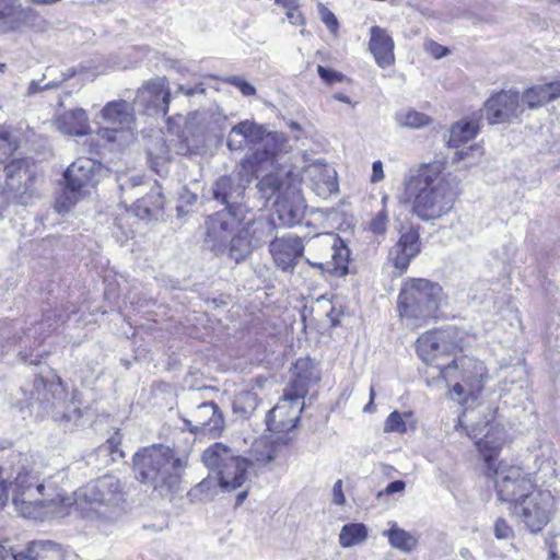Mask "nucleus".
<instances>
[{
	"instance_id": "nucleus-27",
	"label": "nucleus",
	"mask_w": 560,
	"mask_h": 560,
	"mask_svg": "<svg viewBox=\"0 0 560 560\" xmlns=\"http://www.w3.org/2000/svg\"><path fill=\"white\" fill-rule=\"evenodd\" d=\"M420 252L419 234L413 230L402 233L390 250V258L396 269L405 271L410 260Z\"/></svg>"
},
{
	"instance_id": "nucleus-45",
	"label": "nucleus",
	"mask_w": 560,
	"mask_h": 560,
	"mask_svg": "<svg viewBox=\"0 0 560 560\" xmlns=\"http://www.w3.org/2000/svg\"><path fill=\"white\" fill-rule=\"evenodd\" d=\"M72 75L69 74V75H66V74H62L61 75V79L60 80H52V81H49L45 84H42V81H35L33 80L30 84H28V88H27V95H34L40 91H44V90H52V89H57L61 85V83H63L65 81H67L70 77Z\"/></svg>"
},
{
	"instance_id": "nucleus-16",
	"label": "nucleus",
	"mask_w": 560,
	"mask_h": 560,
	"mask_svg": "<svg viewBox=\"0 0 560 560\" xmlns=\"http://www.w3.org/2000/svg\"><path fill=\"white\" fill-rule=\"evenodd\" d=\"M248 214L243 213V208L234 210H221L208 217L206 220V238L205 243L217 255L225 253L226 243L233 235L235 229L241 225Z\"/></svg>"
},
{
	"instance_id": "nucleus-39",
	"label": "nucleus",
	"mask_w": 560,
	"mask_h": 560,
	"mask_svg": "<svg viewBox=\"0 0 560 560\" xmlns=\"http://www.w3.org/2000/svg\"><path fill=\"white\" fill-rule=\"evenodd\" d=\"M5 184L9 190L20 189L22 179L27 172V162L24 159H14L4 166Z\"/></svg>"
},
{
	"instance_id": "nucleus-50",
	"label": "nucleus",
	"mask_w": 560,
	"mask_h": 560,
	"mask_svg": "<svg viewBox=\"0 0 560 560\" xmlns=\"http://www.w3.org/2000/svg\"><path fill=\"white\" fill-rule=\"evenodd\" d=\"M317 73L319 78L325 81L328 84L335 83V82H341L343 79V74L335 71L329 68H325L323 66H317Z\"/></svg>"
},
{
	"instance_id": "nucleus-23",
	"label": "nucleus",
	"mask_w": 560,
	"mask_h": 560,
	"mask_svg": "<svg viewBox=\"0 0 560 560\" xmlns=\"http://www.w3.org/2000/svg\"><path fill=\"white\" fill-rule=\"evenodd\" d=\"M276 213L285 226H293L302 220L305 212V202L301 194L292 186L285 188V195L278 196L275 203Z\"/></svg>"
},
{
	"instance_id": "nucleus-42",
	"label": "nucleus",
	"mask_w": 560,
	"mask_h": 560,
	"mask_svg": "<svg viewBox=\"0 0 560 560\" xmlns=\"http://www.w3.org/2000/svg\"><path fill=\"white\" fill-rule=\"evenodd\" d=\"M217 494V482L212 478H205L196 485L190 491L189 495L192 500L209 501Z\"/></svg>"
},
{
	"instance_id": "nucleus-5",
	"label": "nucleus",
	"mask_w": 560,
	"mask_h": 560,
	"mask_svg": "<svg viewBox=\"0 0 560 560\" xmlns=\"http://www.w3.org/2000/svg\"><path fill=\"white\" fill-rule=\"evenodd\" d=\"M443 289L427 279H411L404 283L398 296V311L404 325L419 328L438 317Z\"/></svg>"
},
{
	"instance_id": "nucleus-44",
	"label": "nucleus",
	"mask_w": 560,
	"mask_h": 560,
	"mask_svg": "<svg viewBox=\"0 0 560 560\" xmlns=\"http://www.w3.org/2000/svg\"><path fill=\"white\" fill-rule=\"evenodd\" d=\"M483 152L482 149L478 145L464 147L454 153L453 161H466L468 166L477 164Z\"/></svg>"
},
{
	"instance_id": "nucleus-8",
	"label": "nucleus",
	"mask_w": 560,
	"mask_h": 560,
	"mask_svg": "<svg viewBox=\"0 0 560 560\" xmlns=\"http://www.w3.org/2000/svg\"><path fill=\"white\" fill-rule=\"evenodd\" d=\"M102 171V164L90 158H79L71 163L63 173L66 186L55 201L57 212H68L88 195L98 183Z\"/></svg>"
},
{
	"instance_id": "nucleus-46",
	"label": "nucleus",
	"mask_w": 560,
	"mask_h": 560,
	"mask_svg": "<svg viewBox=\"0 0 560 560\" xmlns=\"http://www.w3.org/2000/svg\"><path fill=\"white\" fill-rule=\"evenodd\" d=\"M385 432H398L404 433L407 431L406 422L402 419V415L398 411H393L387 417L384 424Z\"/></svg>"
},
{
	"instance_id": "nucleus-17",
	"label": "nucleus",
	"mask_w": 560,
	"mask_h": 560,
	"mask_svg": "<svg viewBox=\"0 0 560 560\" xmlns=\"http://www.w3.org/2000/svg\"><path fill=\"white\" fill-rule=\"evenodd\" d=\"M483 107L490 125L514 122L524 112L521 95L514 90H502L491 94Z\"/></svg>"
},
{
	"instance_id": "nucleus-47",
	"label": "nucleus",
	"mask_w": 560,
	"mask_h": 560,
	"mask_svg": "<svg viewBox=\"0 0 560 560\" xmlns=\"http://www.w3.org/2000/svg\"><path fill=\"white\" fill-rule=\"evenodd\" d=\"M494 536L498 539L508 540L514 537V530L508 521L503 517H499L493 526Z\"/></svg>"
},
{
	"instance_id": "nucleus-11",
	"label": "nucleus",
	"mask_w": 560,
	"mask_h": 560,
	"mask_svg": "<svg viewBox=\"0 0 560 560\" xmlns=\"http://www.w3.org/2000/svg\"><path fill=\"white\" fill-rule=\"evenodd\" d=\"M275 229L276 224L270 218L249 214L228 241L225 249L228 257L236 264L244 261L255 248L273 234Z\"/></svg>"
},
{
	"instance_id": "nucleus-32",
	"label": "nucleus",
	"mask_w": 560,
	"mask_h": 560,
	"mask_svg": "<svg viewBox=\"0 0 560 560\" xmlns=\"http://www.w3.org/2000/svg\"><path fill=\"white\" fill-rule=\"evenodd\" d=\"M56 128L69 136H84L90 129L89 118L84 109L77 108L57 116Z\"/></svg>"
},
{
	"instance_id": "nucleus-38",
	"label": "nucleus",
	"mask_w": 560,
	"mask_h": 560,
	"mask_svg": "<svg viewBox=\"0 0 560 560\" xmlns=\"http://www.w3.org/2000/svg\"><path fill=\"white\" fill-rule=\"evenodd\" d=\"M368 538V528L362 523L346 524L339 534V544L343 548L362 544Z\"/></svg>"
},
{
	"instance_id": "nucleus-63",
	"label": "nucleus",
	"mask_w": 560,
	"mask_h": 560,
	"mask_svg": "<svg viewBox=\"0 0 560 560\" xmlns=\"http://www.w3.org/2000/svg\"><path fill=\"white\" fill-rule=\"evenodd\" d=\"M196 199H197V196H196V195H189V197H188V200H187V201H188L189 203H191V202L196 201Z\"/></svg>"
},
{
	"instance_id": "nucleus-40",
	"label": "nucleus",
	"mask_w": 560,
	"mask_h": 560,
	"mask_svg": "<svg viewBox=\"0 0 560 560\" xmlns=\"http://www.w3.org/2000/svg\"><path fill=\"white\" fill-rule=\"evenodd\" d=\"M262 166L258 161H254V155L246 156L243 162L237 165L235 173L231 175L235 178V182L242 184V188L245 190L246 187L252 183L254 177H256V167Z\"/></svg>"
},
{
	"instance_id": "nucleus-1",
	"label": "nucleus",
	"mask_w": 560,
	"mask_h": 560,
	"mask_svg": "<svg viewBox=\"0 0 560 560\" xmlns=\"http://www.w3.org/2000/svg\"><path fill=\"white\" fill-rule=\"evenodd\" d=\"M467 435L476 440V446L486 465V476L493 480L494 491L500 502L509 505V511L517 504L536 485L534 476L517 465L495 462L505 443L504 429L489 422L465 428Z\"/></svg>"
},
{
	"instance_id": "nucleus-48",
	"label": "nucleus",
	"mask_w": 560,
	"mask_h": 560,
	"mask_svg": "<svg viewBox=\"0 0 560 560\" xmlns=\"http://www.w3.org/2000/svg\"><path fill=\"white\" fill-rule=\"evenodd\" d=\"M319 13L323 23L328 27V30L331 33L336 34L339 27V23L336 15L323 4H320L319 7Z\"/></svg>"
},
{
	"instance_id": "nucleus-3",
	"label": "nucleus",
	"mask_w": 560,
	"mask_h": 560,
	"mask_svg": "<svg viewBox=\"0 0 560 560\" xmlns=\"http://www.w3.org/2000/svg\"><path fill=\"white\" fill-rule=\"evenodd\" d=\"M443 163L421 166L404 179L405 201L411 202L412 213L422 221L436 220L450 212L457 192Z\"/></svg>"
},
{
	"instance_id": "nucleus-37",
	"label": "nucleus",
	"mask_w": 560,
	"mask_h": 560,
	"mask_svg": "<svg viewBox=\"0 0 560 560\" xmlns=\"http://www.w3.org/2000/svg\"><path fill=\"white\" fill-rule=\"evenodd\" d=\"M383 535L388 538L393 548L404 552L412 551L418 544V540L413 535L402 528H399L396 523H393L390 528L385 530Z\"/></svg>"
},
{
	"instance_id": "nucleus-56",
	"label": "nucleus",
	"mask_w": 560,
	"mask_h": 560,
	"mask_svg": "<svg viewBox=\"0 0 560 560\" xmlns=\"http://www.w3.org/2000/svg\"><path fill=\"white\" fill-rule=\"evenodd\" d=\"M384 178L383 164L381 161H375L372 165L371 180L373 183L381 182Z\"/></svg>"
},
{
	"instance_id": "nucleus-12",
	"label": "nucleus",
	"mask_w": 560,
	"mask_h": 560,
	"mask_svg": "<svg viewBox=\"0 0 560 560\" xmlns=\"http://www.w3.org/2000/svg\"><path fill=\"white\" fill-rule=\"evenodd\" d=\"M101 118L105 125L98 130L102 139L117 143L119 147L127 145L135 140V109L127 101L108 102L101 110Z\"/></svg>"
},
{
	"instance_id": "nucleus-19",
	"label": "nucleus",
	"mask_w": 560,
	"mask_h": 560,
	"mask_svg": "<svg viewBox=\"0 0 560 560\" xmlns=\"http://www.w3.org/2000/svg\"><path fill=\"white\" fill-rule=\"evenodd\" d=\"M269 252L277 267L283 271L292 272L298 259L303 255L304 244L301 237L294 234H285L270 242Z\"/></svg>"
},
{
	"instance_id": "nucleus-53",
	"label": "nucleus",
	"mask_w": 560,
	"mask_h": 560,
	"mask_svg": "<svg viewBox=\"0 0 560 560\" xmlns=\"http://www.w3.org/2000/svg\"><path fill=\"white\" fill-rule=\"evenodd\" d=\"M549 560H560V535L549 542Z\"/></svg>"
},
{
	"instance_id": "nucleus-7",
	"label": "nucleus",
	"mask_w": 560,
	"mask_h": 560,
	"mask_svg": "<svg viewBox=\"0 0 560 560\" xmlns=\"http://www.w3.org/2000/svg\"><path fill=\"white\" fill-rule=\"evenodd\" d=\"M31 407L36 408L38 412L50 416L54 420L84 424L83 420L86 411L80 407L77 393H72L71 399H68L67 389L58 376L47 381L38 377L34 381Z\"/></svg>"
},
{
	"instance_id": "nucleus-9",
	"label": "nucleus",
	"mask_w": 560,
	"mask_h": 560,
	"mask_svg": "<svg viewBox=\"0 0 560 560\" xmlns=\"http://www.w3.org/2000/svg\"><path fill=\"white\" fill-rule=\"evenodd\" d=\"M436 369L446 381L460 378L462 383L456 382L450 392L451 398L459 404L466 401L463 398L466 393L470 396L479 393L487 376L483 362L467 355L455 357L447 364H436Z\"/></svg>"
},
{
	"instance_id": "nucleus-34",
	"label": "nucleus",
	"mask_w": 560,
	"mask_h": 560,
	"mask_svg": "<svg viewBox=\"0 0 560 560\" xmlns=\"http://www.w3.org/2000/svg\"><path fill=\"white\" fill-rule=\"evenodd\" d=\"M288 173L277 171L265 175L258 183L257 189L261 198L269 200L278 194L285 195V188L290 186L287 180Z\"/></svg>"
},
{
	"instance_id": "nucleus-30",
	"label": "nucleus",
	"mask_w": 560,
	"mask_h": 560,
	"mask_svg": "<svg viewBox=\"0 0 560 560\" xmlns=\"http://www.w3.org/2000/svg\"><path fill=\"white\" fill-rule=\"evenodd\" d=\"M560 97V82H549L526 89L521 95L522 105L536 109Z\"/></svg>"
},
{
	"instance_id": "nucleus-29",
	"label": "nucleus",
	"mask_w": 560,
	"mask_h": 560,
	"mask_svg": "<svg viewBox=\"0 0 560 560\" xmlns=\"http://www.w3.org/2000/svg\"><path fill=\"white\" fill-rule=\"evenodd\" d=\"M260 125L250 120H244L235 125L229 132L226 145L231 151L243 150L257 144Z\"/></svg>"
},
{
	"instance_id": "nucleus-31",
	"label": "nucleus",
	"mask_w": 560,
	"mask_h": 560,
	"mask_svg": "<svg viewBox=\"0 0 560 560\" xmlns=\"http://www.w3.org/2000/svg\"><path fill=\"white\" fill-rule=\"evenodd\" d=\"M295 378L292 382L291 392L303 398L307 392L308 384H315L320 380L319 370L315 363L308 359H299L294 364Z\"/></svg>"
},
{
	"instance_id": "nucleus-35",
	"label": "nucleus",
	"mask_w": 560,
	"mask_h": 560,
	"mask_svg": "<svg viewBox=\"0 0 560 560\" xmlns=\"http://www.w3.org/2000/svg\"><path fill=\"white\" fill-rule=\"evenodd\" d=\"M479 125L475 119L460 120L452 125L447 144L451 148H459L460 145L472 140L477 135Z\"/></svg>"
},
{
	"instance_id": "nucleus-15",
	"label": "nucleus",
	"mask_w": 560,
	"mask_h": 560,
	"mask_svg": "<svg viewBox=\"0 0 560 560\" xmlns=\"http://www.w3.org/2000/svg\"><path fill=\"white\" fill-rule=\"evenodd\" d=\"M206 390L196 389L189 393L187 418L183 420L190 432L209 434L214 439L220 436L224 429V418L217 404L202 399Z\"/></svg>"
},
{
	"instance_id": "nucleus-6",
	"label": "nucleus",
	"mask_w": 560,
	"mask_h": 560,
	"mask_svg": "<svg viewBox=\"0 0 560 560\" xmlns=\"http://www.w3.org/2000/svg\"><path fill=\"white\" fill-rule=\"evenodd\" d=\"M74 500L61 498L62 506L74 505L84 517L112 520L115 508L122 499V485L113 475L100 477L74 492Z\"/></svg>"
},
{
	"instance_id": "nucleus-24",
	"label": "nucleus",
	"mask_w": 560,
	"mask_h": 560,
	"mask_svg": "<svg viewBox=\"0 0 560 560\" xmlns=\"http://www.w3.org/2000/svg\"><path fill=\"white\" fill-rule=\"evenodd\" d=\"M257 144L254 147V161L264 164H272L279 153L287 148V138L282 132L267 131L260 126Z\"/></svg>"
},
{
	"instance_id": "nucleus-18",
	"label": "nucleus",
	"mask_w": 560,
	"mask_h": 560,
	"mask_svg": "<svg viewBox=\"0 0 560 560\" xmlns=\"http://www.w3.org/2000/svg\"><path fill=\"white\" fill-rule=\"evenodd\" d=\"M301 400L293 392L284 393L282 399L267 415L268 429L280 433L295 428L302 410Z\"/></svg>"
},
{
	"instance_id": "nucleus-64",
	"label": "nucleus",
	"mask_w": 560,
	"mask_h": 560,
	"mask_svg": "<svg viewBox=\"0 0 560 560\" xmlns=\"http://www.w3.org/2000/svg\"><path fill=\"white\" fill-rule=\"evenodd\" d=\"M291 128H292V129H300V126H299V124H298V122H292V124H291Z\"/></svg>"
},
{
	"instance_id": "nucleus-33",
	"label": "nucleus",
	"mask_w": 560,
	"mask_h": 560,
	"mask_svg": "<svg viewBox=\"0 0 560 560\" xmlns=\"http://www.w3.org/2000/svg\"><path fill=\"white\" fill-rule=\"evenodd\" d=\"M164 197L155 189L138 199L135 203V213L141 220H151L156 218L163 209Z\"/></svg>"
},
{
	"instance_id": "nucleus-43",
	"label": "nucleus",
	"mask_w": 560,
	"mask_h": 560,
	"mask_svg": "<svg viewBox=\"0 0 560 560\" xmlns=\"http://www.w3.org/2000/svg\"><path fill=\"white\" fill-rule=\"evenodd\" d=\"M397 121L402 127L422 128L431 122V118L417 110H408L397 115Z\"/></svg>"
},
{
	"instance_id": "nucleus-22",
	"label": "nucleus",
	"mask_w": 560,
	"mask_h": 560,
	"mask_svg": "<svg viewBox=\"0 0 560 560\" xmlns=\"http://www.w3.org/2000/svg\"><path fill=\"white\" fill-rule=\"evenodd\" d=\"M37 15L31 8H23L18 0H0V27L3 32L35 24Z\"/></svg>"
},
{
	"instance_id": "nucleus-62",
	"label": "nucleus",
	"mask_w": 560,
	"mask_h": 560,
	"mask_svg": "<svg viewBox=\"0 0 560 560\" xmlns=\"http://www.w3.org/2000/svg\"><path fill=\"white\" fill-rule=\"evenodd\" d=\"M460 556H462L463 558H466V559H467V558H469V557H470V551H469L468 549H466V548H463V549L460 550Z\"/></svg>"
},
{
	"instance_id": "nucleus-60",
	"label": "nucleus",
	"mask_w": 560,
	"mask_h": 560,
	"mask_svg": "<svg viewBox=\"0 0 560 560\" xmlns=\"http://www.w3.org/2000/svg\"><path fill=\"white\" fill-rule=\"evenodd\" d=\"M375 393L373 387L370 389V402L364 407V411H372L373 410V399H374Z\"/></svg>"
},
{
	"instance_id": "nucleus-14",
	"label": "nucleus",
	"mask_w": 560,
	"mask_h": 560,
	"mask_svg": "<svg viewBox=\"0 0 560 560\" xmlns=\"http://www.w3.org/2000/svg\"><path fill=\"white\" fill-rule=\"evenodd\" d=\"M310 250L317 254L320 260L306 261L315 267L336 276H345L348 273V265L350 249L345 242L336 233L316 234L310 240Z\"/></svg>"
},
{
	"instance_id": "nucleus-25",
	"label": "nucleus",
	"mask_w": 560,
	"mask_h": 560,
	"mask_svg": "<svg viewBox=\"0 0 560 560\" xmlns=\"http://www.w3.org/2000/svg\"><path fill=\"white\" fill-rule=\"evenodd\" d=\"M212 198L225 206V210H234L243 208V213L252 214L247 208L241 203L244 198L245 190L242 184L235 182L232 176H221L211 188Z\"/></svg>"
},
{
	"instance_id": "nucleus-49",
	"label": "nucleus",
	"mask_w": 560,
	"mask_h": 560,
	"mask_svg": "<svg viewBox=\"0 0 560 560\" xmlns=\"http://www.w3.org/2000/svg\"><path fill=\"white\" fill-rule=\"evenodd\" d=\"M225 82H228L231 85L236 86L243 95L245 96H252L255 95L256 90L255 88L247 81L243 80L240 77H229Z\"/></svg>"
},
{
	"instance_id": "nucleus-57",
	"label": "nucleus",
	"mask_w": 560,
	"mask_h": 560,
	"mask_svg": "<svg viewBox=\"0 0 560 560\" xmlns=\"http://www.w3.org/2000/svg\"><path fill=\"white\" fill-rule=\"evenodd\" d=\"M287 18L294 25H303L305 23L304 16L302 13H295L294 10H288Z\"/></svg>"
},
{
	"instance_id": "nucleus-2",
	"label": "nucleus",
	"mask_w": 560,
	"mask_h": 560,
	"mask_svg": "<svg viewBox=\"0 0 560 560\" xmlns=\"http://www.w3.org/2000/svg\"><path fill=\"white\" fill-rule=\"evenodd\" d=\"M283 445L268 438L256 440L249 451V458L238 455L228 445L217 442L201 454L203 465L215 475L219 487L225 492L237 489L235 505L240 506L248 495L247 470L250 465H267L275 460Z\"/></svg>"
},
{
	"instance_id": "nucleus-20",
	"label": "nucleus",
	"mask_w": 560,
	"mask_h": 560,
	"mask_svg": "<svg viewBox=\"0 0 560 560\" xmlns=\"http://www.w3.org/2000/svg\"><path fill=\"white\" fill-rule=\"evenodd\" d=\"M170 97L171 93L167 89L166 79L156 78L139 89L135 102L147 112L152 110L166 115L168 112Z\"/></svg>"
},
{
	"instance_id": "nucleus-58",
	"label": "nucleus",
	"mask_w": 560,
	"mask_h": 560,
	"mask_svg": "<svg viewBox=\"0 0 560 560\" xmlns=\"http://www.w3.org/2000/svg\"><path fill=\"white\" fill-rule=\"evenodd\" d=\"M278 4L287 10H295L299 5V0H278Z\"/></svg>"
},
{
	"instance_id": "nucleus-61",
	"label": "nucleus",
	"mask_w": 560,
	"mask_h": 560,
	"mask_svg": "<svg viewBox=\"0 0 560 560\" xmlns=\"http://www.w3.org/2000/svg\"><path fill=\"white\" fill-rule=\"evenodd\" d=\"M9 556V551L0 545V560H5V558Z\"/></svg>"
},
{
	"instance_id": "nucleus-51",
	"label": "nucleus",
	"mask_w": 560,
	"mask_h": 560,
	"mask_svg": "<svg viewBox=\"0 0 560 560\" xmlns=\"http://www.w3.org/2000/svg\"><path fill=\"white\" fill-rule=\"evenodd\" d=\"M427 50L436 59H440L448 54V49L446 47L434 42L427 44Z\"/></svg>"
},
{
	"instance_id": "nucleus-26",
	"label": "nucleus",
	"mask_w": 560,
	"mask_h": 560,
	"mask_svg": "<svg viewBox=\"0 0 560 560\" xmlns=\"http://www.w3.org/2000/svg\"><path fill=\"white\" fill-rule=\"evenodd\" d=\"M451 351L446 335L442 331H427L417 340V353L420 359L436 368L440 357Z\"/></svg>"
},
{
	"instance_id": "nucleus-4",
	"label": "nucleus",
	"mask_w": 560,
	"mask_h": 560,
	"mask_svg": "<svg viewBox=\"0 0 560 560\" xmlns=\"http://www.w3.org/2000/svg\"><path fill=\"white\" fill-rule=\"evenodd\" d=\"M136 479L151 486L161 495L175 492L187 467V458L162 444L140 448L132 457Z\"/></svg>"
},
{
	"instance_id": "nucleus-55",
	"label": "nucleus",
	"mask_w": 560,
	"mask_h": 560,
	"mask_svg": "<svg viewBox=\"0 0 560 560\" xmlns=\"http://www.w3.org/2000/svg\"><path fill=\"white\" fill-rule=\"evenodd\" d=\"M178 91L187 96H192L195 94H203L206 89L202 83L196 84L195 86H186L179 85Z\"/></svg>"
},
{
	"instance_id": "nucleus-59",
	"label": "nucleus",
	"mask_w": 560,
	"mask_h": 560,
	"mask_svg": "<svg viewBox=\"0 0 560 560\" xmlns=\"http://www.w3.org/2000/svg\"><path fill=\"white\" fill-rule=\"evenodd\" d=\"M334 98L339 101V102L346 103V104H352L351 100L349 98V96H347V95H345L342 93H336L334 95Z\"/></svg>"
},
{
	"instance_id": "nucleus-54",
	"label": "nucleus",
	"mask_w": 560,
	"mask_h": 560,
	"mask_svg": "<svg viewBox=\"0 0 560 560\" xmlns=\"http://www.w3.org/2000/svg\"><path fill=\"white\" fill-rule=\"evenodd\" d=\"M406 483L402 480H395L387 485V487L384 490L385 494H393L397 492H402L405 490ZM383 492L378 493V497L382 495Z\"/></svg>"
},
{
	"instance_id": "nucleus-10",
	"label": "nucleus",
	"mask_w": 560,
	"mask_h": 560,
	"mask_svg": "<svg viewBox=\"0 0 560 560\" xmlns=\"http://www.w3.org/2000/svg\"><path fill=\"white\" fill-rule=\"evenodd\" d=\"M556 512V498L550 490L537 486L515 504L510 511L518 523L533 534L541 532Z\"/></svg>"
},
{
	"instance_id": "nucleus-52",
	"label": "nucleus",
	"mask_w": 560,
	"mask_h": 560,
	"mask_svg": "<svg viewBox=\"0 0 560 560\" xmlns=\"http://www.w3.org/2000/svg\"><path fill=\"white\" fill-rule=\"evenodd\" d=\"M332 501L337 505H342L346 502V498L342 492V480H337L332 488Z\"/></svg>"
},
{
	"instance_id": "nucleus-36",
	"label": "nucleus",
	"mask_w": 560,
	"mask_h": 560,
	"mask_svg": "<svg viewBox=\"0 0 560 560\" xmlns=\"http://www.w3.org/2000/svg\"><path fill=\"white\" fill-rule=\"evenodd\" d=\"M48 553L59 556L58 545L51 540L32 541L24 550L13 553V560H44Z\"/></svg>"
},
{
	"instance_id": "nucleus-13",
	"label": "nucleus",
	"mask_w": 560,
	"mask_h": 560,
	"mask_svg": "<svg viewBox=\"0 0 560 560\" xmlns=\"http://www.w3.org/2000/svg\"><path fill=\"white\" fill-rule=\"evenodd\" d=\"M62 497L46 493V487L40 478L32 471L19 472L14 480L13 503L23 516H34L38 508H49L61 504Z\"/></svg>"
},
{
	"instance_id": "nucleus-21",
	"label": "nucleus",
	"mask_w": 560,
	"mask_h": 560,
	"mask_svg": "<svg viewBox=\"0 0 560 560\" xmlns=\"http://www.w3.org/2000/svg\"><path fill=\"white\" fill-rule=\"evenodd\" d=\"M301 180L310 182L317 195H328L338 190L336 171L319 161L310 163L302 168Z\"/></svg>"
},
{
	"instance_id": "nucleus-41",
	"label": "nucleus",
	"mask_w": 560,
	"mask_h": 560,
	"mask_svg": "<svg viewBox=\"0 0 560 560\" xmlns=\"http://www.w3.org/2000/svg\"><path fill=\"white\" fill-rule=\"evenodd\" d=\"M386 201L387 197L384 196L382 198L383 208L374 214V217L370 220L368 224V230L375 236L385 235L388 228L389 215L385 207Z\"/></svg>"
},
{
	"instance_id": "nucleus-28",
	"label": "nucleus",
	"mask_w": 560,
	"mask_h": 560,
	"mask_svg": "<svg viewBox=\"0 0 560 560\" xmlns=\"http://www.w3.org/2000/svg\"><path fill=\"white\" fill-rule=\"evenodd\" d=\"M369 49L381 68L389 67L395 61L394 40L385 28L372 26Z\"/></svg>"
}]
</instances>
